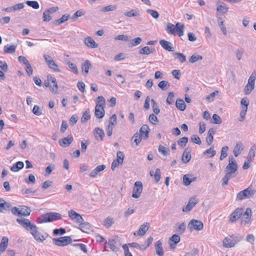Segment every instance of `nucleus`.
I'll list each match as a JSON object with an SVG mask.
<instances>
[{"instance_id": "nucleus-52", "label": "nucleus", "mask_w": 256, "mask_h": 256, "mask_svg": "<svg viewBox=\"0 0 256 256\" xmlns=\"http://www.w3.org/2000/svg\"><path fill=\"white\" fill-rule=\"evenodd\" d=\"M142 136L139 133H136L132 136V140H134V142L136 143V146H138L142 140Z\"/></svg>"}, {"instance_id": "nucleus-39", "label": "nucleus", "mask_w": 256, "mask_h": 256, "mask_svg": "<svg viewBox=\"0 0 256 256\" xmlns=\"http://www.w3.org/2000/svg\"><path fill=\"white\" fill-rule=\"evenodd\" d=\"M79 228L84 232H87L88 230L90 228V225L89 223L84 222V221L81 223H79Z\"/></svg>"}, {"instance_id": "nucleus-22", "label": "nucleus", "mask_w": 256, "mask_h": 256, "mask_svg": "<svg viewBox=\"0 0 256 256\" xmlns=\"http://www.w3.org/2000/svg\"><path fill=\"white\" fill-rule=\"evenodd\" d=\"M155 52L154 48H150L148 46H145L139 50V54H140L148 55L154 53Z\"/></svg>"}, {"instance_id": "nucleus-32", "label": "nucleus", "mask_w": 256, "mask_h": 256, "mask_svg": "<svg viewBox=\"0 0 256 256\" xmlns=\"http://www.w3.org/2000/svg\"><path fill=\"white\" fill-rule=\"evenodd\" d=\"M24 166V164L22 162H18L13 164L10 168V170L14 172H17L19 170L22 169Z\"/></svg>"}, {"instance_id": "nucleus-54", "label": "nucleus", "mask_w": 256, "mask_h": 256, "mask_svg": "<svg viewBox=\"0 0 256 256\" xmlns=\"http://www.w3.org/2000/svg\"><path fill=\"white\" fill-rule=\"evenodd\" d=\"M66 64L69 66V68L73 71V72L76 74H78V70L76 65L70 61H66Z\"/></svg>"}, {"instance_id": "nucleus-53", "label": "nucleus", "mask_w": 256, "mask_h": 256, "mask_svg": "<svg viewBox=\"0 0 256 256\" xmlns=\"http://www.w3.org/2000/svg\"><path fill=\"white\" fill-rule=\"evenodd\" d=\"M26 3L28 6L34 9H38L40 8V5L36 1L27 0Z\"/></svg>"}, {"instance_id": "nucleus-30", "label": "nucleus", "mask_w": 256, "mask_h": 256, "mask_svg": "<svg viewBox=\"0 0 256 256\" xmlns=\"http://www.w3.org/2000/svg\"><path fill=\"white\" fill-rule=\"evenodd\" d=\"M150 174L151 176L154 177L156 182H158L160 180L161 172L160 168H156L154 173L153 171H150Z\"/></svg>"}, {"instance_id": "nucleus-61", "label": "nucleus", "mask_w": 256, "mask_h": 256, "mask_svg": "<svg viewBox=\"0 0 256 256\" xmlns=\"http://www.w3.org/2000/svg\"><path fill=\"white\" fill-rule=\"evenodd\" d=\"M124 16L128 17L136 16L139 15V14L134 10H132L130 11L125 12L124 13Z\"/></svg>"}, {"instance_id": "nucleus-9", "label": "nucleus", "mask_w": 256, "mask_h": 256, "mask_svg": "<svg viewBox=\"0 0 256 256\" xmlns=\"http://www.w3.org/2000/svg\"><path fill=\"white\" fill-rule=\"evenodd\" d=\"M238 170V165L232 157L229 158V163L226 168V172L234 173Z\"/></svg>"}, {"instance_id": "nucleus-3", "label": "nucleus", "mask_w": 256, "mask_h": 256, "mask_svg": "<svg viewBox=\"0 0 256 256\" xmlns=\"http://www.w3.org/2000/svg\"><path fill=\"white\" fill-rule=\"evenodd\" d=\"M52 242L54 244L57 246H64L71 244L72 239L69 236H65L59 238H54Z\"/></svg>"}, {"instance_id": "nucleus-24", "label": "nucleus", "mask_w": 256, "mask_h": 256, "mask_svg": "<svg viewBox=\"0 0 256 256\" xmlns=\"http://www.w3.org/2000/svg\"><path fill=\"white\" fill-rule=\"evenodd\" d=\"M106 166L104 164L98 166H96L92 172L90 173V176L92 178H96L98 172L104 170L106 168Z\"/></svg>"}, {"instance_id": "nucleus-18", "label": "nucleus", "mask_w": 256, "mask_h": 256, "mask_svg": "<svg viewBox=\"0 0 256 256\" xmlns=\"http://www.w3.org/2000/svg\"><path fill=\"white\" fill-rule=\"evenodd\" d=\"M74 139L72 136L66 137L62 139L59 140V144L60 146L66 147L72 144Z\"/></svg>"}, {"instance_id": "nucleus-36", "label": "nucleus", "mask_w": 256, "mask_h": 256, "mask_svg": "<svg viewBox=\"0 0 256 256\" xmlns=\"http://www.w3.org/2000/svg\"><path fill=\"white\" fill-rule=\"evenodd\" d=\"M176 32H178V35L179 36H182L184 35V24L180 23L177 22L176 24Z\"/></svg>"}, {"instance_id": "nucleus-16", "label": "nucleus", "mask_w": 256, "mask_h": 256, "mask_svg": "<svg viewBox=\"0 0 256 256\" xmlns=\"http://www.w3.org/2000/svg\"><path fill=\"white\" fill-rule=\"evenodd\" d=\"M160 44L162 48L168 52L174 51V48L170 42L164 40H162L160 41Z\"/></svg>"}, {"instance_id": "nucleus-8", "label": "nucleus", "mask_w": 256, "mask_h": 256, "mask_svg": "<svg viewBox=\"0 0 256 256\" xmlns=\"http://www.w3.org/2000/svg\"><path fill=\"white\" fill-rule=\"evenodd\" d=\"M106 244H108L110 248L114 252H117L121 245L118 238H116L114 239H109Z\"/></svg>"}, {"instance_id": "nucleus-7", "label": "nucleus", "mask_w": 256, "mask_h": 256, "mask_svg": "<svg viewBox=\"0 0 256 256\" xmlns=\"http://www.w3.org/2000/svg\"><path fill=\"white\" fill-rule=\"evenodd\" d=\"M188 228L190 230H200L203 228V223L199 220H192L188 224Z\"/></svg>"}, {"instance_id": "nucleus-44", "label": "nucleus", "mask_w": 256, "mask_h": 256, "mask_svg": "<svg viewBox=\"0 0 256 256\" xmlns=\"http://www.w3.org/2000/svg\"><path fill=\"white\" fill-rule=\"evenodd\" d=\"M94 132H96L95 138L96 139H98V134L100 137V139L101 140H103V138L104 136V132L102 129L99 128H96L94 130Z\"/></svg>"}, {"instance_id": "nucleus-10", "label": "nucleus", "mask_w": 256, "mask_h": 256, "mask_svg": "<svg viewBox=\"0 0 256 256\" xmlns=\"http://www.w3.org/2000/svg\"><path fill=\"white\" fill-rule=\"evenodd\" d=\"M69 218L72 220H75L78 223H81L84 221L82 216L78 212L72 210L68 212Z\"/></svg>"}, {"instance_id": "nucleus-58", "label": "nucleus", "mask_w": 256, "mask_h": 256, "mask_svg": "<svg viewBox=\"0 0 256 256\" xmlns=\"http://www.w3.org/2000/svg\"><path fill=\"white\" fill-rule=\"evenodd\" d=\"M149 120L152 124L155 125L157 124L158 123V118L154 114H150V115Z\"/></svg>"}, {"instance_id": "nucleus-41", "label": "nucleus", "mask_w": 256, "mask_h": 256, "mask_svg": "<svg viewBox=\"0 0 256 256\" xmlns=\"http://www.w3.org/2000/svg\"><path fill=\"white\" fill-rule=\"evenodd\" d=\"M20 216H28L30 214V208L25 206H21L20 207Z\"/></svg>"}, {"instance_id": "nucleus-17", "label": "nucleus", "mask_w": 256, "mask_h": 256, "mask_svg": "<svg viewBox=\"0 0 256 256\" xmlns=\"http://www.w3.org/2000/svg\"><path fill=\"white\" fill-rule=\"evenodd\" d=\"M84 44L90 48H96L98 47V44H97L95 41L90 36H88L84 40Z\"/></svg>"}, {"instance_id": "nucleus-6", "label": "nucleus", "mask_w": 256, "mask_h": 256, "mask_svg": "<svg viewBox=\"0 0 256 256\" xmlns=\"http://www.w3.org/2000/svg\"><path fill=\"white\" fill-rule=\"evenodd\" d=\"M142 184L141 182L138 181L135 182L132 190V197L134 198H138L142 192Z\"/></svg>"}, {"instance_id": "nucleus-51", "label": "nucleus", "mask_w": 256, "mask_h": 256, "mask_svg": "<svg viewBox=\"0 0 256 256\" xmlns=\"http://www.w3.org/2000/svg\"><path fill=\"white\" fill-rule=\"evenodd\" d=\"M188 138L186 136H184L180 138L178 141V144L182 148H184L188 142Z\"/></svg>"}, {"instance_id": "nucleus-14", "label": "nucleus", "mask_w": 256, "mask_h": 256, "mask_svg": "<svg viewBox=\"0 0 256 256\" xmlns=\"http://www.w3.org/2000/svg\"><path fill=\"white\" fill-rule=\"evenodd\" d=\"M198 202V200L196 198H190L187 205L183 208L182 211L184 212L190 211Z\"/></svg>"}, {"instance_id": "nucleus-4", "label": "nucleus", "mask_w": 256, "mask_h": 256, "mask_svg": "<svg viewBox=\"0 0 256 256\" xmlns=\"http://www.w3.org/2000/svg\"><path fill=\"white\" fill-rule=\"evenodd\" d=\"M16 222L26 230L30 232L36 225L27 218H17Z\"/></svg>"}, {"instance_id": "nucleus-63", "label": "nucleus", "mask_w": 256, "mask_h": 256, "mask_svg": "<svg viewBox=\"0 0 256 256\" xmlns=\"http://www.w3.org/2000/svg\"><path fill=\"white\" fill-rule=\"evenodd\" d=\"M55 168V166L54 164H52L48 166L45 170V175L46 176H48L50 175L52 172L54 170Z\"/></svg>"}, {"instance_id": "nucleus-34", "label": "nucleus", "mask_w": 256, "mask_h": 256, "mask_svg": "<svg viewBox=\"0 0 256 256\" xmlns=\"http://www.w3.org/2000/svg\"><path fill=\"white\" fill-rule=\"evenodd\" d=\"M92 66L89 60H86L85 62L82 64V70L87 74L88 73L89 68Z\"/></svg>"}, {"instance_id": "nucleus-2", "label": "nucleus", "mask_w": 256, "mask_h": 256, "mask_svg": "<svg viewBox=\"0 0 256 256\" xmlns=\"http://www.w3.org/2000/svg\"><path fill=\"white\" fill-rule=\"evenodd\" d=\"M256 190H252L250 187L239 192L236 196V200H242L249 198L254 194Z\"/></svg>"}, {"instance_id": "nucleus-33", "label": "nucleus", "mask_w": 256, "mask_h": 256, "mask_svg": "<svg viewBox=\"0 0 256 256\" xmlns=\"http://www.w3.org/2000/svg\"><path fill=\"white\" fill-rule=\"evenodd\" d=\"M176 106L178 109L184 111L186 109V106L182 99H178L176 102Z\"/></svg>"}, {"instance_id": "nucleus-40", "label": "nucleus", "mask_w": 256, "mask_h": 256, "mask_svg": "<svg viewBox=\"0 0 256 256\" xmlns=\"http://www.w3.org/2000/svg\"><path fill=\"white\" fill-rule=\"evenodd\" d=\"M202 56L197 54H194L189 58V62L192 64H194L198 60H202Z\"/></svg>"}, {"instance_id": "nucleus-46", "label": "nucleus", "mask_w": 256, "mask_h": 256, "mask_svg": "<svg viewBox=\"0 0 256 256\" xmlns=\"http://www.w3.org/2000/svg\"><path fill=\"white\" fill-rule=\"evenodd\" d=\"M124 155L123 152L121 151H118L116 153V161L119 162L120 164V165H122L124 162Z\"/></svg>"}, {"instance_id": "nucleus-11", "label": "nucleus", "mask_w": 256, "mask_h": 256, "mask_svg": "<svg viewBox=\"0 0 256 256\" xmlns=\"http://www.w3.org/2000/svg\"><path fill=\"white\" fill-rule=\"evenodd\" d=\"M244 209L242 208H237L230 214V221L232 222H236L240 216L242 214Z\"/></svg>"}, {"instance_id": "nucleus-29", "label": "nucleus", "mask_w": 256, "mask_h": 256, "mask_svg": "<svg viewBox=\"0 0 256 256\" xmlns=\"http://www.w3.org/2000/svg\"><path fill=\"white\" fill-rule=\"evenodd\" d=\"M10 206L9 202H6L3 199L0 198V212H2L3 210H8Z\"/></svg>"}, {"instance_id": "nucleus-57", "label": "nucleus", "mask_w": 256, "mask_h": 256, "mask_svg": "<svg viewBox=\"0 0 256 256\" xmlns=\"http://www.w3.org/2000/svg\"><path fill=\"white\" fill-rule=\"evenodd\" d=\"M146 12L150 14L152 17H153L154 18H158L160 14L158 13V12H156L155 10H152V9H148L146 10Z\"/></svg>"}, {"instance_id": "nucleus-31", "label": "nucleus", "mask_w": 256, "mask_h": 256, "mask_svg": "<svg viewBox=\"0 0 256 256\" xmlns=\"http://www.w3.org/2000/svg\"><path fill=\"white\" fill-rule=\"evenodd\" d=\"M148 224L146 222L142 224L138 232V234L140 236H144L148 230Z\"/></svg>"}, {"instance_id": "nucleus-1", "label": "nucleus", "mask_w": 256, "mask_h": 256, "mask_svg": "<svg viewBox=\"0 0 256 256\" xmlns=\"http://www.w3.org/2000/svg\"><path fill=\"white\" fill-rule=\"evenodd\" d=\"M62 215L57 212H48L43 214L37 218L38 222L40 224L54 222L61 219Z\"/></svg>"}, {"instance_id": "nucleus-26", "label": "nucleus", "mask_w": 256, "mask_h": 256, "mask_svg": "<svg viewBox=\"0 0 256 256\" xmlns=\"http://www.w3.org/2000/svg\"><path fill=\"white\" fill-rule=\"evenodd\" d=\"M222 244L226 248H231L235 246L234 242H232V238L230 236H227L224 239Z\"/></svg>"}, {"instance_id": "nucleus-49", "label": "nucleus", "mask_w": 256, "mask_h": 256, "mask_svg": "<svg viewBox=\"0 0 256 256\" xmlns=\"http://www.w3.org/2000/svg\"><path fill=\"white\" fill-rule=\"evenodd\" d=\"M48 65V67L52 70L54 72H60V70L59 69L58 66L55 63L54 60L50 62Z\"/></svg>"}, {"instance_id": "nucleus-43", "label": "nucleus", "mask_w": 256, "mask_h": 256, "mask_svg": "<svg viewBox=\"0 0 256 256\" xmlns=\"http://www.w3.org/2000/svg\"><path fill=\"white\" fill-rule=\"evenodd\" d=\"M90 118V109L88 108L83 114L81 118V121L82 122H86Z\"/></svg>"}, {"instance_id": "nucleus-13", "label": "nucleus", "mask_w": 256, "mask_h": 256, "mask_svg": "<svg viewBox=\"0 0 256 256\" xmlns=\"http://www.w3.org/2000/svg\"><path fill=\"white\" fill-rule=\"evenodd\" d=\"M242 216V222L246 224L250 222L252 216V210L250 208H247Z\"/></svg>"}, {"instance_id": "nucleus-27", "label": "nucleus", "mask_w": 256, "mask_h": 256, "mask_svg": "<svg viewBox=\"0 0 256 256\" xmlns=\"http://www.w3.org/2000/svg\"><path fill=\"white\" fill-rule=\"evenodd\" d=\"M8 238L6 236H4L0 244V252H4L8 245Z\"/></svg>"}, {"instance_id": "nucleus-21", "label": "nucleus", "mask_w": 256, "mask_h": 256, "mask_svg": "<svg viewBox=\"0 0 256 256\" xmlns=\"http://www.w3.org/2000/svg\"><path fill=\"white\" fill-rule=\"evenodd\" d=\"M180 237L178 234H174L170 238V245L171 248H174L176 245L180 241Z\"/></svg>"}, {"instance_id": "nucleus-20", "label": "nucleus", "mask_w": 256, "mask_h": 256, "mask_svg": "<svg viewBox=\"0 0 256 256\" xmlns=\"http://www.w3.org/2000/svg\"><path fill=\"white\" fill-rule=\"evenodd\" d=\"M244 150L243 144L242 142H238L235 146L233 152L236 157L238 156Z\"/></svg>"}, {"instance_id": "nucleus-56", "label": "nucleus", "mask_w": 256, "mask_h": 256, "mask_svg": "<svg viewBox=\"0 0 256 256\" xmlns=\"http://www.w3.org/2000/svg\"><path fill=\"white\" fill-rule=\"evenodd\" d=\"M151 102L152 104V110L156 114H158L160 112V110L159 109L158 104L154 99H152L151 100Z\"/></svg>"}, {"instance_id": "nucleus-60", "label": "nucleus", "mask_w": 256, "mask_h": 256, "mask_svg": "<svg viewBox=\"0 0 256 256\" xmlns=\"http://www.w3.org/2000/svg\"><path fill=\"white\" fill-rule=\"evenodd\" d=\"M25 182L28 184H35L36 182V178L34 176L33 174H30L28 176V178L25 179Z\"/></svg>"}, {"instance_id": "nucleus-45", "label": "nucleus", "mask_w": 256, "mask_h": 256, "mask_svg": "<svg viewBox=\"0 0 256 256\" xmlns=\"http://www.w3.org/2000/svg\"><path fill=\"white\" fill-rule=\"evenodd\" d=\"M177 227L176 228V231L177 232H178L179 234H182L186 230V224L184 222H182L180 224H176Z\"/></svg>"}, {"instance_id": "nucleus-23", "label": "nucleus", "mask_w": 256, "mask_h": 256, "mask_svg": "<svg viewBox=\"0 0 256 256\" xmlns=\"http://www.w3.org/2000/svg\"><path fill=\"white\" fill-rule=\"evenodd\" d=\"M191 158L190 150L188 148L184 150L183 154L182 156V161L186 164L188 162Z\"/></svg>"}, {"instance_id": "nucleus-35", "label": "nucleus", "mask_w": 256, "mask_h": 256, "mask_svg": "<svg viewBox=\"0 0 256 256\" xmlns=\"http://www.w3.org/2000/svg\"><path fill=\"white\" fill-rule=\"evenodd\" d=\"M16 46L8 44L5 46L4 48V50L5 53L6 54H12L15 52Z\"/></svg>"}, {"instance_id": "nucleus-12", "label": "nucleus", "mask_w": 256, "mask_h": 256, "mask_svg": "<svg viewBox=\"0 0 256 256\" xmlns=\"http://www.w3.org/2000/svg\"><path fill=\"white\" fill-rule=\"evenodd\" d=\"M30 234L34 236V238L38 242H42L46 238V236H43L38 230L36 226L35 228H34L30 232Z\"/></svg>"}, {"instance_id": "nucleus-19", "label": "nucleus", "mask_w": 256, "mask_h": 256, "mask_svg": "<svg viewBox=\"0 0 256 256\" xmlns=\"http://www.w3.org/2000/svg\"><path fill=\"white\" fill-rule=\"evenodd\" d=\"M166 32L168 34H172V35H176V25L174 26L172 24L168 22L166 24V27L165 28Z\"/></svg>"}, {"instance_id": "nucleus-25", "label": "nucleus", "mask_w": 256, "mask_h": 256, "mask_svg": "<svg viewBox=\"0 0 256 256\" xmlns=\"http://www.w3.org/2000/svg\"><path fill=\"white\" fill-rule=\"evenodd\" d=\"M150 130L146 124H144L140 130L139 134L142 136H144V138L146 139L148 138V134Z\"/></svg>"}, {"instance_id": "nucleus-5", "label": "nucleus", "mask_w": 256, "mask_h": 256, "mask_svg": "<svg viewBox=\"0 0 256 256\" xmlns=\"http://www.w3.org/2000/svg\"><path fill=\"white\" fill-rule=\"evenodd\" d=\"M44 85L46 87H48L50 90L54 93L58 92V84L55 78L52 76H48L46 82H45Z\"/></svg>"}, {"instance_id": "nucleus-47", "label": "nucleus", "mask_w": 256, "mask_h": 256, "mask_svg": "<svg viewBox=\"0 0 256 256\" xmlns=\"http://www.w3.org/2000/svg\"><path fill=\"white\" fill-rule=\"evenodd\" d=\"M228 146H223L221 150V154L220 156V160H222L224 158L228 156Z\"/></svg>"}, {"instance_id": "nucleus-64", "label": "nucleus", "mask_w": 256, "mask_h": 256, "mask_svg": "<svg viewBox=\"0 0 256 256\" xmlns=\"http://www.w3.org/2000/svg\"><path fill=\"white\" fill-rule=\"evenodd\" d=\"M191 140L195 144H200L202 143L200 138L196 135H192L190 138Z\"/></svg>"}, {"instance_id": "nucleus-50", "label": "nucleus", "mask_w": 256, "mask_h": 256, "mask_svg": "<svg viewBox=\"0 0 256 256\" xmlns=\"http://www.w3.org/2000/svg\"><path fill=\"white\" fill-rule=\"evenodd\" d=\"M174 55L180 62H184L186 60V56L182 53L177 52L174 53Z\"/></svg>"}, {"instance_id": "nucleus-28", "label": "nucleus", "mask_w": 256, "mask_h": 256, "mask_svg": "<svg viewBox=\"0 0 256 256\" xmlns=\"http://www.w3.org/2000/svg\"><path fill=\"white\" fill-rule=\"evenodd\" d=\"M156 253L158 256H163L164 250L162 248V243L160 240L157 241L155 244Z\"/></svg>"}, {"instance_id": "nucleus-55", "label": "nucleus", "mask_w": 256, "mask_h": 256, "mask_svg": "<svg viewBox=\"0 0 256 256\" xmlns=\"http://www.w3.org/2000/svg\"><path fill=\"white\" fill-rule=\"evenodd\" d=\"M116 9V6L114 5H108V6L103 7L102 9V12H107L110 11H114Z\"/></svg>"}, {"instance_id": "nucleus-59", "label": "nucleus", "mask_w": 256, "mask_h": 256, "mask_svg": "<svg viewBox=\"0 0 256 256\" xmlns=\"http://www.w3.org/2000/svg\"><path fill=\"white\" fill-rule=\"evenodd\" d=\"M52 18L50 14L45 10L43 13L42 20L44 22H48L50 21Z\"/></svg>"}, {"instance_id": "nucleus-37", "label": "nucleus", "mask_w": 256, "mask_h": 256, "mask_svg": "<svg viewBox=\"0 0 256 256\" xmlns=\"http://www.w3.org/2000/svg\"><path fill=\"white\" fill-rule=\"evenodd\" d=\"M114 220L111 216H108L104 220V225L108 228H110L114 224Z\"/></svg>"}, {"instance_id": "nucleus-62", "label": "nucleus", "mask_w": 256, "mask_h": 256, "mask_svg": "<svg viewBox=\"0 0 256 256\" xmlns=\"http://www.w3.org/2000/svg\"><path fill=\"white\" fill-rule=\"evenodd\" d=\"M96 104H100L102 106H104L106 104L105 98L102 96H99L96 98Z\"/></svg>"}, {"instance_id": "nucleus-38", "label": "nucleus", "mask_w": 256, "mask_h": 256, "mask_svg": "<svg viewBox=\"0 0 256 256\" xmlns=\"http://www.w3.org/2000/svg\"><path fill=\"white\" fill-rule=\"evenodd\" d=\"M216 154V151L214 150L213 147H210V148L205 150L204 152V154L206 156L207 158H212Z\"/></svg>"}, {"instance_id": "nucleus-42", "label": "nucleus", "mask_w": 256, "mask_h": 256, "mask_svg": "<svg viewBox=\"0 0 256 256\" xmlns=\"http://www.w3.org/2000/svg\"><path fill=\"white\" fill-rule=\"evenodd\" d=\"M170 86V83L166 80H162L158 84V86L163 90H167Z\"/></svg>"}, {"instance_id": "nucleus-15", "label": "nucleus", "mask_w": 256, "mask_h": 256, "mask_svg": "<svg viewBox=\"0 0 256 256\" xmlns=\"http://www.w3.org/2000/svg\"><path fill=\"white\" fill-rule=\"evenodd\" d=\"M94 114L96 118H102L105 114L104 106H102L99 104H96Z\"/></svg>"}, {"instance_id": "nucleus-48", "label": "nucleus", "mask_w": 256, "mask_h": 256, "mask_svg": "<svg viewBox=\"0 0 256 256\" xmlns=\"http://www.w3.org/2000/svg\"><path fill=\"white\" fill-rule=\"evenodd\" d=\"M158 150V152L162 153L164 156H167L170 154L169 148L162 145L159 146Z\"/></svg>"}]
</instances>
